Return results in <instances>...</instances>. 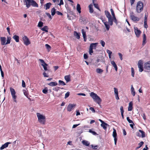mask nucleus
Listing matches in <instances>:
<instances>
[{
	"mask_svg": "<svg viewBox=\"0 0 150 150\" xmlns=\"http://www.w3.org/2000/svg\"><path fill=\"white\" fill-rule=\"evenodd\" d=\"M107 52L108 53V55H111V54L112 53V51H111L110 50H106Z\"/></svg>",
	"mask_w": 150,
	"mask_h": 150,
	"instance_id": "55",
	"label": "nucleus"
},
{
	"mask_svg": "<svg viewBox=\"0 0 150 150\" xmlns=\"http://www.w3.org/2000/svg\"><path fill=\"white\" fill-rule=\"evenodd\" d=\"M36 115L38 118L39 122L42 125H45L46 122L45 116L39 113H37Z\"/></svg>",
	"mask_w": 150,
	"mask_h": 150,
	"instance_id": "2",
	"label": "nucleus"
},
{
	"mask_svg": "<svg viewBox=\"0 0 150 150\" xmlns=\"http://www.w3.org/2000/svg\"><path fill=\"white\" fill-rule=\"evenodd\" d=\"M56 13L58 15H59L62 16L63 15L62 13L61 12H59V11H57L56 12Z\"/></svg>",
	"mask_w": 150,
	"mask_h": 150,
	"instance_id": "60",
	"label": "nucleus"
},
{
	"mask_svg": "<svg viewBox=\"0 0 150 150\" xmlns=\"http://www.w3.org/2000/svg\"><path fill=\"white\" fill-rule=\"evenodd\" d=\"M93 5L95 8H98V4H96L94 3Z\"/></svg>",
	"mask_w": 150,
	"mask_h": 150,
	"instance_id": "63",
	"label": "nucleus"
},
{
	"mask_svg": "<svg viewBox=\"0 0 150 150\" xmlns=\"http://www.w3.org/2000/svg\"><path fill=\"white\" fill-rule=\"evenodd\" d=\"M69 95V92H67L65 94V98H68Z\"/></svg>",
	"mask_w": 150,
	"mask_h": 150,
	"instance_id": "54",
	"label": "nucleus"
},
{
	"mask_svg": "<svg viewBox=\"0 0 150 150\" xmlns=\"http://www.w3.org/2000/svg\"><path fill=\"white\" fill-rule=\"evenodd\" d=\"M96 71L97 73L101 74L103 71L101 69L97 68L96 69Z\"/></svg>",
	"mask_w": 150,
	"mask_h": 150,
	"instance_id": "35",
	"label": "nucleus"
},
{
	"mask_svg": "<svg viewBox=\"0 0 150 150\" xmlns=\"http://www.w3.org/2000/svg\"><path fill=\"white\" fill-rule=\"evenodd\" d=\"M131 94L133 96H134L135 95L136 93L132 85L131 86Z\"/></svg>",
	"mask_w": 150,
	"mask_h": 150,
	"instance_id": "21",
	"label": "nucleus"
},
{
	"mask_svg": "<svg viewBox=\"0 0 150 150\" xmlns=\"http://www.w3.org/2000/svg\"><path fill=\"white\" fill-rule=\"evenodd\" d=\"M81 32L82 34L83 38H85V37H86V32L84 31V30L83 29H82Z\"/></svg>",
	"mask_w": 150,
	"mask_h": 150,
	"instance_id": "42",
	"label": "nucleus"
},
{
	"mask_svg": "<svg viewBox=\"0 0 150 150\" xmlns=\"http://www.w3.org/2000/svg\"><path fill=\"white\" fill-rule=\"evenodd\" d=\"M144 143V142L142 141L139 143L138 144V146L136 148V149H137L140 148L143 144Z\"/></svg>",
	"mask_w": 150,
	"mask_h": 150,
	"instance_id": "37",
	"label": "nucleus"
},
{
	"mask_svg": "<svg viewBox=\"0 0 150 150\" xmlns=\"http://www.w3.org/2000/svg\"><path fill=\"white\" fill-rule=\"evenodd\" d=\"M89 132L93 134L94 135H96L97 134L96 133L95 131H92L91 129H89Z\"/></svg>",
	"mask_w": 150,
	"mask_h": 150,
	"instance_id": "48",
	"label": "nucleus"
},
{
	"mask_svg": "<svg viewBox=\"0 0 150 150\" xmlns=\"http://www.w3.org/2000/svg\"><path fill=\"white\" fill-rule=\"evenodd\" d=\"M57 83L56 82H52L48 83V85L52 86H56Z\"/></svg>",
	"mask_w": 150,
	"mask_h": 150,
	"instance_id": "30",
	"label": "nucleus"
},
{
	"mask_svg": "<svg viewBox=\"0 0 150 150\" xmlns=\"http://www.w3.org/2000/svg\"><path fill=\"white\" fill-rule=\"evenodd\" d=\"M143 62L142 60H139L138 62V66H143Z\"/></svg>",
	"mask_w": 150,
	"mask_h": 150,
	"instance_id": "36",
	"label": "nucleus"
},
{
	"mask_svg": "<svg viewBox=\"0 0 150 150\" xmlns=\"http://www.w3.org/2000/svg\"><path fill=\"white\" fill-rule=\"evenodd\" d=\"M45 46L48 51H49L51 50V47L49 45L46 44L45 45Z\"/></svg>",
	"mask_w": 150,
	"mask_h": 150,
	"instance_id": "43",
	"label": "nucleus"
},
{
	"mask_svg": "<svg viewBox=\"0 0 150 150\" xmlns=\"http://www.w3.org/2000/svg\"><path fill=\"white\" fill-rule=\"evenodd\" d=\"M108 22H103L105 28L107 30H108L110 28V26L108 24V23L110 24V25H113V21L114 22V18L113 16H111L108 18Z\"/></svg>",
	"mask_w": 150,
	"mask_h": 150,
	"instance_id": "3",
	"label": "nucleus"
},
{
	"mask_svg": "<svg viewBox=\"0 0 150 150\" xmlns=\"http://www.w3.org/2000/svg\"><path fill=\"white\" fill-rule=\"evenodd\" d=\"M134 123L133 122V123H131L130 124V127L132 128L133 129L134 126Z\"/></svg>",
	"mask_w": 150,
	"mask_h": 150,
	"instance_id": "64",
	"label": "nucleus"
},
{
	"mask_svg": "<svg viewBox=\"0 0 150 150\" xmlns=\"http://www.w3.org/2000/svg\"><path fill=\"white\" fill-rule=\"evenodd\" d=\"M11 39V37H7V42H6V45L10 43Z\"/></svg>",
	"mask_w": 150,
	"mask_h": 150,
	"instance_id": "41",
	"label": "nucleus"
},
{
	"mask_svg": "<svg viewBox=\"0 0 150 150\" xmlns=\"http://www.w3.org/2000/svg\"><path fill=\"white\" fill-rule=\"evenodd\" d=\"M130 18L131 20L134 21H138L139 20V18L134 15L133 12H131L130 13Z\"/></svg>",
	"mask_w": 150,
	"mask_h": 150,
	"instance_id": "7",
	"label": "nucleus"
},
{
	"mask_svg": "<svg viewBox=\"0 0 150 150\" xmlns=\"http://www.w3.org/2000/svg\"><path fill=\"white\" fill-rule=\"evenodd\" d=\"M39 60L42 63L41 65L43 66L44 70L45 71H47V64L43 60L40 59Z\"/></svg>",
	"mask_w": 150,
	"mask_h": 150,
	"instance_id": "11",
	"label": "nucleus"
},
{
	"mask_svg": "<svg viewBox=\"0 0 150 150\" xmlns=\"http://www.w3.org/2000/svg\"><path fill=\"white\" fill-rule=\"evenodd\" d=\"M76 106L74 104H69L68 106L67 109L68 111L70 112Z\"/></svg>",
	"mask_w": 150,
	"mask_h": 150,
	"instance_id": "12",
	"label": "nucleus"
},
{
	"mask_svg": "<svg viewBox=\"0 0 150 150\" xmlns=\"http://www.w3.org/2000/svg\"><path fill=\"white\" fill-rule=\"evenodd\" d=\"M105 16L107 18L111 16L110 13L108 11H105Z\"/></svg>",
	"mask_w": 150,
	"mask_h": 150,
	"instance_id": "31",
	"label": "nucleus"
},
{
	"mask_svg": "<svg viewBox=\"0 0 150 150\" xmlns=\"http://www.w3.org/2000/svg\"><path fill=\"white\" fill-rule=\"evenodd\" d=\"M101 126L103 127V128L105 130H106L107 128V127L109 126L108 125L104 122V123L101 124L100 125Z\"/></svg>",
	"mask_w": 150,
	"mask_h": 150,
	"instance_id": "20",
	"label": "nucleus"
},
{
	"mask_svg": "<svg viewBox=\"0 0 150 150\" xmlns=\"http://www.w3.org/2000/svg\"><path fill=\"white\" fill-rule=\"evenodd\" d=\"M45 14L50 20L52 19V18L50 13H46Z\"/></svg>",
	"mask_w": 150,
	"mask_h": 150,
	"instance_id": "51",
	"label": "nucleus"
},
{
	"mask_svg": "<svg viewBox=\"0 0 150 150\" xmlns=\"http://www.w3.org/2000/svg\"><path fill=\"white\" fill-rule=\"evenodd\" d=\"M136 135L137 136L144 138L145 137V133L143 131L140 129L139 131V132H136Z\"/></svg>",
	"mask_w": 150,
	"mask_h": 150,
	"instance_id": "8",
	"label": "nucleus"
},
{
	"mask_svg": "<svg viewBox=\"0 0 150 150\" xmlns=\"http://www.w3.org/2000/svg\"><path fill=\"white\" fill-rule=\"evenodd\" d=\"M131 75L133 77H134V69L133 67H132L131 68Z\"/></svg>",
	"mask_w": 150,
	"mask_h": 150,
	"instance_id": "40",
	"label": "nucleus"
},
{
	"mask_svg": "<svg viewBox=\"0 0 150 150\" xmlns=\"http://www.w3.org/2000/svg\"><path fill=\"white\" fill-rule=\"evenodd\" d=\"M22 86L23 87H25V83L24 81L23 80L22 81Z\"/></svg>",
	"mask_w": 150,
	"mask_h": 150,
	"instance_id": "57",
	"label": "nucleus"
},
{
	"mask_svg": "<svg viewBox=\"0 0 150 150\" xmlns=\"http://www.w3.org/2000/svg\"><path fill=\"white\" fill-rule=\"evenodd\" d=\"M93 49H92L91 48H89V54H91V55H92V54L93 53Z\"/></svg>",
	"mask_w": 150,
	"mask_h": 150,
	"instance_id": "56",
	"label": "nucleus"
},
{
	"mask_svg": "<svg viewBox=\"0 0 150 150\" xmlns=\"http://www.w3.org/2000/svg\"><path fill=\"white\" fill-rule=\"evenodd\" d=\"M114 92L115 93V97L116 99L117 100H118L119 99V98L118 96V89L116 88H114Z\"/></svg>",
	"mask_w": 150,
	"mask_h": 150,
	"instance_id": "14",
	"label": "nucleus"
},
{
	"mask_svg": "<svg viewBox=\"0 0 150 150\" xmlns=\"http://www.w3.org/2000/svg\"><path fill=\"white\" fill-rule=\"evenodd\" d=\"M110 11L112 16H113V17L114 18V22H115L116 24H117V21L115 17L114 11L111 8L110 9Z\"/></svg>",
	"mask_w": 150,
	"mask_h": 150,
	"instance_id": "18",
	"label": "nucleus"
},
{
	"mask_svg": "<svg viewBox=\"0 0 150 150\" xmlns=\"http://www.w3.org/2000/svg\"><path fill=\"white\" fill-rule=\"evenodd\" d=\"M74 35L76 37V38L78 39H79L80 38V33H78L76 31L74 32Z\"/></svg>",
	"mask_w": 150,
	"mask_h": 150,
	"instance_id": "22",
	"label": "nucleus"
},
{
	"mask_svg": "<svg viewBox=\"0 0 150 150\" xmlns=\"http://www.w3.org/2000/svg\"><path fill=\"white\" fill-rule=\"evenodd\" d=\"M88 8H89V12L90 13H92L93 12V5L92 4H91L89 6Z\"/></svg>",
	"mask_w": 150,
	"mask_h": 150,
	"instance_id": "23",
	"label": "nucleus"
},
{
	"mask_svg": "<svg viewBox=\"0 0 150 150\" xmlns=\"http://www.w3.org/2000/svg\"><path fill=\"white\" fill-rule=\"evenodd\" d=\"M56 9L54 7L52 8L51 10V15L52 16H54L56 12Z\"/></svg>",
	"mask_w": 150,
	"mask_h": 150,
	"instance_id": "29",
	"label": "nucleus"
},
{
	"mask_svg": "<svg viewBox=\"0 0 150 150\" xmlns=\"http://www.w3.org/2000/svg\"><path fill=\"white\" fill-rule=\"evenodd\" d=\"M24 3L27 8H29L31 5L33 7H38V4L33 0H24Z\"/></svg>",
	"mask_w": 150,
	"mask_h": 150,
	"instance_id": "1",
	"label": "nucleus"
},
{
	"mask_svg": "<svg viewBox=\"0 0 150 150\" xmlns=\"http://www.w3.org/2000/svg\"><path fill=\"white\" fill-rule=\"evenodd\" d=\"M64 4V2H63V0H60V3L59 4V6H61L62 5H63Z\"/></svg>",
	"mask_w": 150,
	"mask_h": 150,
	"instance_id": "61",
	"label": "nucleus"
},
{
	"mask_svg": "<svg viewBox=\"0 0 150 150\" xmlns=\"http://www.w3.org/2000/svg\"><path fill=\"white\" fill-rule=\"evenodd\" d=\"M146 36L145 34H144L143 35V45H144L146 43Z\"/></svg>",
	"mask_w": 150,
	"mask_h": 150,
	"instance_id": "38",
	"label": "nucleus"
},
{
	"mask_svg": "<svg viewBox=\"0 0 150 150\" xmlns=\"http://www.w3.org/2000/svg\"><path fill=\"white\" fill-rule=\"evenodd\" d=\"M91 147L95 150L97 149V148L98 147V146H93V145H91Z\"/></svg>",
	"mask_w": 150,
	"mask_h": 150,
	"instance_id": "52",
	"label": "nucleus"
},
{
	"mask_svg": "<svg viewBox=\"0 0 150 150\" xmlns=\"http://www.w3.org/2000/svg\"><path fill=\"white\" fill-rule=\"evenodd\" d=\"M89 109L91 110L93 112H95V111L94 108L92 107H90Z\"/></svg>",
	"mask_w": 150,
	"mask_h": 150,
	"instance_id": "58",
	"label": "nucleus"
},
{
	"mask_svg": "<svg viewBox=\"0 0 150 150\" xmlns=\"http://www.w3.org/2000/svg\"><path fill=\"white\" fill-rule=\"evenodd\" d=\"M81 142L83 145L86 146H88L90 144L89 142L86 140H83Z\"/></svg>",
	"mask_w": 150,
	"mask_h": 150,
	"instance_id": "24",
	"label": "nucleus"
},
{
	"mask_svg": "<svg viewBox=\"0 0 150 150\" xmlns=\"http://www.w3.org/2000/svg\"><path fill=\"white\" fill-rule=\"evenodd\" d=\"M134 29L135 33L136 36L138 37H139L141 33V32L140 30H139L137 27H134Z\"/></svg>",
	"mask_w": 150,
	"mask_h": 150,
	"instance_id": "13",
	"label": "nucleus"
},
{
	"mask_svg": "<svg viewBox=\"0 0 150 150\" xmlns=\"http://www.w3.org/2000/svg\"><path fill=\"white\" fill-rule=\"evenodd\" d=\"M100 43L101 44L102 46L103 47H104L105 45V43L104 42V41H103V40H101L100 41Z\"/></svg>",
	"mask_w": 150,
	"mask_h": 150,
	"instance_id": "45",
	"label": "nucleus"
},
{
	"mask_svg": "<svg viewBox=\"0 0 150 150\" xmlns=\"http://www.w3.org/2000/svg\"><path fill=\"white\" fill-rule=\"evenodd\" d=\"M83 57L84 59H86L88 58V57L86 54H84L83 55Z\"/></svg>",
	"mask_w": 150,
	"mask_h": 150,
	"instance_id": "62",
	"label": "nucleus"
},
{
	"mask_svg": "<svg viewBox=\"0 0 150 150\" xmlns=\"http://www.w3.org/2000/svg\"><path fill=\"white\" fill-rule=\"evenodd\" d=\"M23 40L24 44L26 46L28 45L30 43L28 38L26 36H25L23 37Z\"/></svg>",
	"mask_w": 150,
	"mask_h": 150,
	"instance_id": "10",
	"label": "nucleus"
},
{
	"mask_svg": "<svg viewBox=\"0 0 150 150\" xmlns=\"http://www.w3.org/2000/svg\"><path fill=\"white\" fill-rule=\"evenodd\" d=\"M77 95L79 96H86V95L83 93H78L77 94Z\"/></svg>",
	"mask_w": 150,
	"mask_h": 150,
	"instance_id": "59",
	"label": "nucleus"
},
{
	"mask_svg": "<svg viewBox=\"0 0 150 150\" xmlns=\"http://www.w3.org/2000/svg\"><path fill=\"white\" fill-rule=\"evenodd\" d=\"M59 83L60 85H61L62 86H64L66 85L65 83L62 80H59Z\"/></svg>",
	"mask_w": 150,
	"mask_h": 150,
	"instance_id": "39",
	"label": "nucleus"
},
{
	"mask_svg": "<svg viewBox=\"0 0 150 150\" xmlns=\"http://www.w3.org/2000/svg\"><path fill=\"white\" fill-rule=\"evenodd\" d=\"M64 79L67 83L70 81V76L69 75L65 76H64Z\"/></svg>",
	"mask_w": 150,
	"mask_h": 150,
	"instance_id": "27",
	"label": "nucleus"
},
{
	"mask_svg": "<svg viewBox=\"0 0 150 150\" xmlns=\"http://www.w3.org/2000/svg\"><path fill=\"white\" fill-rule=\"evenodd\" d=\"M48 90L47 88H45L42 90V92L44 94H46L47 93Z\"/></svg>",
	"mask_w": 150,
	"mask_h": 150,
	"instance_id": "46",
	"label": "nucleus"
},
{
	"mask_svg": "<svg viewBox=\"0 0 150 150\" xmlns=\"http://www.w3.org/2000/svg\"><path fill=\"white\" fill-rule=\"evenodd\" d=\"M90 96L92 98L94 101L98 104H100L101 102V100L100 97L95 93L92 92L90 93Z\"/></svg>",
	"mask_w": 150,
	"mask_h": 150,
	"instance_id": "4",
	"label": "nucleus"
},
{
	"mask_svg": "<svg viewBox=\"0 0 150 150\" xmlns=\"http://www.w3.org/2000/svg\"><path fill=\"white\" fill-rule=\"evenodd\" d=\"M13 38L15 40L16 42H18L19 41V37L17 35H14L13 37Z\"/></svg>",
	"mask_w": 150,
	"mask_h": 150,
	"instance_id": "28",
	"label": "nucleus"
},
{
	"mask_svg": "<svg viewBox=\"0 0 150 150\" xmlns=\"http://www.w3.org/2000/svg\"><path fill=\"white\" fill-rule=\"evenodd\" d=\"M1 44L2 45H6V38L4 37H1L0 38Z\"/></svg>",
	"mask_w": 150,
	"mask_h": 150,
	"instance_id": "15",
	"label": "nucleus"
},
{
	"mask_svg": "<svg viewBox=\"0 0 150 150\" xmlns=\"http://www.w3.org/2000/svg\"><path fill=\"white\" fill-rule=\"evenodd\" d=\"M118 54L119 55V57H120V59L122 61L123 59V58H122V54L120 53H118Z\"/></svg>",
	"mask_w": 150,
	"mask_h": 150,
	"instance_id": "53",
	"label": "nucleus"
},
{
	"mask_svg": "<svg viewBox=\"0 0 150 150\" xmlns=\"http://www.w3.org/2000/svg\"><path fill=\"white\" fill-rule=\"evenodd\" d=\"M144 68L146 71L149 72L150 71V61L145 63L144 65Z\"/></svg>",
	"mask_w": 150,
	"mask_h": 150,
	"instance_id": "9",
	"label": "nucleus"
},
{
	"mask_svg": "<svg viewBox=\"0 0 150 150\" xmlns=\"http://www.w3.org/2000/svg\"><path fill=\"white\" fill-rule=\"evenodd\" d=\"M76 9L79 13H81V8L80 7V5L79 4H77L76 7Z\"/></svg>",
	"mask_w": 150,
	"mask_h": 150,
	"instance_id": "33",
	"label": "nucleus"
},
{
	"mask_svg": "<svg viewBox=\"0 0 150 150\" xmlns=\"http://www.w3.org/2000/svg\"><path fill=\"white\" fill-rule=\"evenodd\" d=\"M23 93L24 95L29 99H30L28 97V93L26 90L23 91Z\"/></svg>",
	"mask_w": 150,
	"mask_h": 150,
	"instance_id": "49",
	"label": "nucleus"
},
{
	"mask_svg": "<svg viewBox=\"0 0 150 150\" xmlns=\"http://www.w3.org/2000/svg\"><path fill=\"white\" fill-rule=\"evenodd\" d=\"M11 143L10 142H7L3 145L0 147V150H3L4 148H6L8 146L9 144H11Z\"/></svg>",
	"mask_w": 150,
	"mask_h": 150,
	"instance_id": "17",
	"label": "nucleus"
},
{
	"mask_svg": "<svg viewBox=\"0 0 150 150\" xmlns=\"http://www.w3.org/2000/svg\"><path fill=\"white\" fill-rule=\"evenodd\" d=\"M111 64L112 67H114L115 71H117L118 69V67L117 64L114 61H112L110 62Z\"/></svg>",
	"mask_w": 150,
	"mask_h": 150,
	"instance_id": "16",
	"label": "nucleus"
},
{
	"mask_svg": "<svg viewBox=\"0 0 150 150\" xmlns=\"http://www.w3.org/2000/svg\"><path fill=\"white\" fill-rule=\"evenodd\" d=\"M10 90L13 101L17 103V96L16 95V92L15 90L12 87H10Z\"/></svg>",
	"mask_w": 150,
	"mask_h": 150,
	"instance_id": "6",
	"label": "nucleus"
},
{
	"mask_svg": "<svg viewBox=\"0 0 150 150\" xmlns=\"http://www.w3.org/2000/svg\"><path fill=\"white\" fill-rule=\"evenodd\" d=\"M117 136V134L116 133V130L115 129H113V132L112 134V136L114 137V139L115 138H117L116 137Z\"/></svg>",
	"mask_w": 150,
	"mask_h": 150,
	"instance_id": "32",
	"label": "nucleus"
},
{
	"mask_svg": "<svg viewBox=\"0 0 150 150\" xmlns=\"http://www.w3.org/2000/svg\"><path fill=\"white\" fill-rule=\"evenodd\" d=\"M41 30L43 31H44L46 32H47L48 30V27L47 26H44L41 29Z\"/></svg>",
	"mask_w": 150,
	"mask_h": 150,
	"instance_id": "34",
	"label": "nucleus"
},
{
	"mask_svg": "<svg viewBox=\"0 0 150 150\" xmlns=\"http://www.w3.org/2000/svg\"><path fill=\"white\" fill-rule=\"evenodd\" d=\"M98 44V43H92L90 44L89 48L93 49H96V47Z\"/></svg>",
	"mask_w": 150,
	"mask_h": 150,
	"instance_id": "19",
	"label": "nucleus"
},
{
	"mask_svg": "<svg viewBox=\"0 0 150 150\" xmlns=\"http://www.w3.org/2000/svg\"><path fill=\"white\" fill-rule=\"evenodd\" d=\"M43 23L41 21H39L38 24V26L39 27H42L43 25Z\"/></svg>",
	"mask_w": 150,
	"mask_h": 150,
	"instance_id": "44",
	"label": "nucleus"
},
{
	"mask_svg": "<svg viewBox=\"0 0 150 150\" xmlns=\"http://www.w3.org/2000/svg\"><path fill=\"white\" fill-rule=\"evenodd\" d=\"M133 103L132 102H130L129 104V106L128 107V110L129 111H131L132 108Z\"/></svg>",
	"mask_w": 150,
	"mask_h": 150,
	"instance_id": "26",
	"label": "nucleus"
},
{
	"mask_svg": "<svg viewBox=\"0 0 150 150\" xmlns=\"http://www.w3.org/2000/svg\"><path fill=\"white\" fill-rule=\"evenodd\" d=\"M127 121H128V122L129 123H133V121L130 120L129 118V117H127Z\"/></svg>",
	"mask_w": 150,
	"mask_h": 150,
	"instance_id": "47",
	"label": "nucleus"
},
{
	"mask_svg": "<svg viewBox=\"0 0 150 150\" xmlns=\"http://www.w3.org/2000/svg\"><path fill=\"white\" fill-rule=\"evenodd\" d=\"M144 4L143 2L141 1H138L137 4L136 11L137 13H141L143 10Z\"/></svg>",
	"mask_w": 150,
	"mask_h": 150,
	"instance_id": "5",
	"label": "nucleus"
},
{
	"mask_svg": "<svg viewBox=\"0 0 150 150\" xmlns=\"http://www.w3.org/2000/svg\"><path fill=\"white\" fill-rule=\"evenodd\" d=\"M51 5H52V4L51 3H50V2L47 3L45 5V9L47 10L48 9H49Z\"/></svg>",
	"mask_w": 150,
	"mask_h": 150,
	"instance_id": "25",
	"label": "nucleus"
},
{
	"mask_svg": "<svg viewBox=\"0 0 150 150\" xmlns=\"http://www.w3.org/2000/svg\"><path fill=\"white\" fill-rule=\"evenodd\" d=\"M139 68V71L140 72H142L143 71V66H138Z\"/></svg>",
	"mask_w": 150,
	"mask_h": 150,
	"instance_id": "50",
	"label": "nucleus"
}]
</instances>
